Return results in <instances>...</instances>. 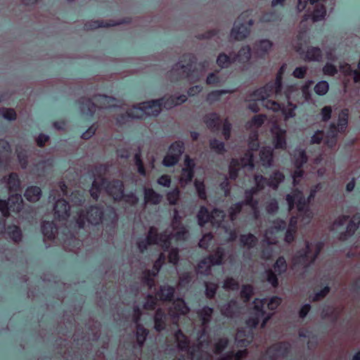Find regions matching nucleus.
<instances>
[{
	"label": "nucleus",
	"instance_id": "1",
	"mask_svg": "<svg viewBox=\"0 0 360 360\" xmlns=\"http://www.w3.org/2000/svg\"><path fill=\"white\" fill-rule=\"evenodd\" d=\"M324 247L323 242L319 240L314 243V252L312 253L311 243L306 241L305 248L300 249L292 257V262L294 267L309 268L317 259Z\"/></svg>",
	"mask_w": 360,
	"mask_h": 360
},
{
	"label": "nucleus",
	"instance_id": "2",
	"mask_svg": "<svg viewBox=\"0 0 360 360\" xmlns=\"http://www.w3.org/2000/svg\"><path fill=\"white\" fill-rule=\"evenodd\" d=\"M294 93L297 94L298 96L300 95V92L297 89L295 85H287L283 93L282 97H284L287 101L288 105L285 107L284 104L275 101H267L266 108L275 112L281 110L285 119L295 117V110L297 108V105L296 103H293V102L295 101L300 103V101L292 96V94Z\"/></svg>",
	"mask_w": 360,
	"mask_h": 360
},
{
	"label": "nucleus",
	"instance_id": "3",
	"mask_svg": "<svg viewBox=\"0 0 360 360\" xmlns=\"http://www.w3.org/2000/svg\"><path fill=\"white\" fill-rule=\"evenodd\" d=\"M114 100L115 99L110 96L98 94L94 96L93 99L82 97L78 100L77 103L79 105L80 112L86 118L91 120L97 108L94 101L100 104V108H109L112 105L110 102Z\"/></svg>",
	"mask_w": 360,
	"mask_h": 360
},
{
	"label": "nucleus",
	"instance_id": "4",
	"mask_svg": "<svg viewBox=\"0 0 360 360\" xmlns=\"http://www.w3.org/2000/svg\"><path fill=\"white\" fill-rule=\"evenodd\" d=\"M87 221L92 225L105 224L114 227L116 223V214L113 210L105 213L103 207L98 205H90L86 208Z\"/></svg>",
	"mask_w": 360,
	"mask_h": 360
},
{
	"label": "nucleus",
	"instance_id": "5",
	"mask_svg": "<svg viewBox=\"0 0 360 360\" xmlns=\"http://www.w3.org/2000/svg\"><path fill=\"white\" fill-rule=\"evenodd\" d=\"M197 62L196 56L191 53L183 54L179 63L174 65L169 72V77H173L177 75V77L174 79V81L178 82L182 79L189 78L194 72V65Z\"/></svg>",
	"mask_w": 360,
	"mask_h": 360
},
{
	"label": "nucleus",
	"instance_id": "6",
	"mask_svg": "<svg viewBox=\"0 0 360 360\" xmlns=\"http://www.w3.org/2000/svg\"><path fill=\"white\" fill-rule=\"evenodd\" d=\"M162 100H151L134 105L127 110L128 117L131 119H143L145 115L157 117L160 113V105Z\"/></svg>",
	"mask_w": 360,
	"mask_h": 360
},
{
	"label": "nucleus",
	"instance_id": "7",
	"mask_svg": "<svg viewBox=\"0 0 360 360\" xmlns=\"http://www.w3.org/2000/svg\"><path fill=\"white\" fill-rule=\"evenodd\" d=\"M251 15V11H243L235 21L231 34L236 40H243L250 34V27L254 24V20Z\"/></svg>",
	"mask_w": 360,
	"mask_h": 360
},
{
	"label": "nucleus",
	"instance_id": "8",
	"mask_svg": "<svg viewBox=\"0 0 360 360\" xmlns=\"http://www.w3.org/2000/svg\"><path fill=\"white\" fill-rule=\"evenodd\" d=\"M23 200L20 193L11 194L8 200L0 199V212L3 217L7 218L10 212L20 213L22 208Z\"/></svg>",
	"mask_w": 360,
	"mask_h": 360
},
{
	"label": "nucleus",
	"instance_id": "9",
	"mask_svg": "<svg viewBox=\"0 0 360 360\" xmlns=\"http://www.w3.org/2000/svg\"><path fill=\"white\" fill-rule=\"evenodd\" d=\"M291 351V345L288 342H278L269 346L265 352L269 360H277L286 358Z\"/></svg>",
	"mask_w": 360,
	"mask_h": 360
},
{
	"label": "nucleus",
	"instance_id": "10",
	"mask_svg": "<svg viewBox=\"0 0 360 360\" xmlns=\"http://www.w3.org/2000/svg\"><path fill=\"white\" fill-rule=\"evenodd\" d=\"M103 182L105 183V193L115 201L120 202L124 199V185L122 181L120 179L109 181L107 179H103Z\"/></svg>",
	"mask_w": 360,
	"mask_h": 360
},
{
	"label": "nucleus",
	"instance_id": "11",
	"mask_svg": "<svg viewBox=\"0 0 360 360\" xmlns=\"http://www.w3.org/2000/svg\"><path fill=\"white\" fill-rule=\"evenodd\" d=\"M272 95H275L276 97H282L283 95L277 94V89L276 87L269 82L266 83L264 86L258 88L252 91L250 94L251 97H254L259 101H262L264 105L266 107L268 99Z\"/></svg>",
	"mask_w": 360,
	"mask_h": 360
},
{
	"label": "nucleus",
	"instance_id": "12",
	"mask_svg": "<svg viewBox=\"0 0 360 360\" xmlns=\"http://www.w3.org/2000/svg\"><path fill=\"white\" fill-rule=\"evenodd\" d=\"M54 217L58 221H65L70 217V205L64 199H58L54 205Z\"/></svg>",
	"mask_w": 360,
	"mask_h": 360
},
{
	"label": "nucleus",
	"instance_id": "13",
	"mask_svg": "<svg viewBox=\"0 0 360 360\" xmlns=\"http://www.w3.org/2000/svg\"><path fill=\"white\" fill-rule=\"evenodd\" d=\"M273 143L276 149H285L286 143V131L278 126H275L272 130Z\"/></svg>",
	"mask_w": 360,
	"mask_h": 360
},
{
	"label": "nucleus",
	"instance_id": "14",
	"mask_svg": "<svg viewBox=\"0 0 360 360\" xmlns=\"http://www.w3.org/2000/svg\"><path fill=\"white\" fill-rule=\"evenodd\" d=\"M203 122L207 127L212 132H218L221 128V120L219 115L215 112L206 114Z\"/></svg>",
	"mask_w": 360,
	"mask_h": 360
},
{
	"label": "nucleus",
	"instance_id": "15",
	"mask_svg": "<svg viewBox=\"0 0 360 360\" xmlns=\"http://www.w3.org/2000/svg\"><path fill=\"white\" fill-rule=\"evenodd\" d=\"M360 224V213L354 214L352 219L349 221L346 230L341 233L340 239L342 240H347L349 238L352 237L356 231L358 229Z\"/></svg>",
	"mask_w": 360,
	"mask_h": 360
},
{
	"label": "nucleus",
	"instance_id": "16",
	"mask_svg": "<svg viewBox=\"0 0 360 360\" xmlns=\"http://www.w3.org/2000/svg\"><path fill=\"white\" fill-rule=\"evenodd\" d=\"M254 314H257L259 316H263L264 321L262 323V327H264L267 322L269 321V319L271 317V314L266 313V310L264 309V307L266 304V299H255L254 301Z\"/></svg>",
	"mask_w": 360,
	"mask_h": 360
},
{
	"label": "nucleus",
	"instance_id": "17",
	"mask_svg": "<svg viewBox=\"0 0 360 360\" xmlns=\"http://www.w3.org/2000/svg\"><path fill=\"white\" fill-rule=\"evenodd\" d=\"M175 288L169 285H163L160 288L156 296L163 302H172L174 300Z\"/></svg>",
	"mask_w": 360,
	"mask_h": 360
},
{
	"label": "nucleus",
	"instance_id": "18",
	"mask_svg": "<svg viewBox=\"0 0 360 360\" xmlns=\"http://www.w3.org/2000/svg\"><path fill=\"white\" fill-rule=\"evenodd\" d=\"M259 191L253 186L245 191V199L242 200L246 206H250L253 210L256 211L258 208L259 200L254 198Z\"/></svg>",
	"mask_w": 360,
	"mask_h": 360
},
{
	"label": "nucleus",
	"instance_id": "19",
	"mask_svg": "<svg viewBox=\"0 0 360 360\" xmlns=\"http://www.w3.org/2000/svg\"><path fill=\"white\" fill-rule=\"evenodd\" d=\"M295 192H299V194L297 193V198H296V207L297 211L300 214H303L311 217V212L309 208V200L306 199L302 191L299 189H295Z\"/></svg>",
	"mask_w": 360,
	"mask_h": 360
},
{
	"label": "nucleus",
	"instance_id": "20",
	"mask_svg": "<svg viewBox=\"0 0 360 360\" xmlns=\"http://www.w3.org/2000/svg\"><path fill=\"white\" fill-rule=\"evenodd\" d=\"M234 63L245 64L249 62L251 58V48L249 45L242 46L238 52L233 56Z\"/></svg>",
	"mask_w": 360,
	"mask_h": 360
},
{
	"label": "nucleus",
	"instance_id": "21",
	"mask_svg": "<svg viewBox=\"0 0 360 360\" xmlns=\"http://www.w3.org/2000/svg\"><path fill=\"white\" fill-rule=\"evenodd\" d=\"M225 258V250L221 247H218L214 252L206 257V260L211 266L221 265L224 263Z\"/></svg>",
	"mask_w": 360,
	"mask_h": 360
},
{
	"label": "nucleus",
	"instance_id": "22",
	"mask_svg": "<svg viewBox=\"0 0 360 360\" xmlns=\"http://www.w3.org/2000/svg\"><path fill=\"white\" fill-rule=\"evenodd\" d=\"M42 195L41 189L37 186H28L24 193V197L30 202H37Z\"/></svg>",
	"mask_w": 360,
	"mask_h": 360
},
{
	"label": "nucleus",
	"instance_id": "23",
	"mask_svg": "<svg viewBox=\"0 0 360 360\" xmlns=\"http://www.w3.org/2000/svg\"><path fill=\"white\" fill-rule=\"evenodd\" d=\"M41 230L44 236L48 240H52L55 238L57 228L53 221H43L41 226Z\"/></svg>",
	"mask_w": 360,
	"mask_h": 360
},
{
	"label": "nucleus",
	"instance_id": "24",
	"mask_svg": "<svg viewBox=\"0 0 360 360\" xmlns=\"http://www.w3.org/2000/svg\"><path fill=\"white\" fill-rule=\"evenodd\" d=\"M10 192H17L20 189L21 181L19 176L15 172H11L8 177H4Z\"/></svg>",
	"mask_w": 360,
	"mask_h": 360
},
{
	"label": "nucleus",
	"instance_id": "25",
	"mask_svg": "<svg viewBox=\"0 0 360 360\" xmlns=\"http://www.w3.org/2000/svg\"><path fill=\"white\" fill-rule=\"evenodd\" d=\"M166 328V315L164 311L159 308L154 316V328L158 332L164 330Z\"/></svg>",
	"mask_w": 360,
	"mask_h": 360
},
{
	"label": "nucleus",
	"instance_id": "26",
	"mask_svg": "<svg viewBox=\"0 0 360 360\" xmlns=\"http://www.w3.org/2000/svg\"><path fill=\"white\" fill-rule=\"evenodd\" d=\"M285 68H286V65L285 64L282 65L276 73L275 80L270 82L277 89L278 95H283V93L285 88V86L284 87L283 85V77L284 72L285 71Z\"/></svg>",
	"mask_w": 360,
	"mask_h": 360
},
{
	"label": "nucleus",
	"instance_id": "27",
	"mask_svg": "<svg viewBox=\"0 0 360 360\" xmlns=\"http://www.w3.org/2000/svg\"><path fill=\"white\" fill-rule=\"evenodd\" d=\"M162 200V195L151 188H144V201L146 204L158 205Z\"/></svg>",
	"mask_w": 360,
	"mask_h": 360
},
{
	"label": "nucleus",
	"instance_id": "28",
	"mask_svg": "<svg viewBox=\"0 0 360 360\" xmlns=\"http://www.w3.org/2000/svg\"><path fill=\"white\" fill-rule=\"evenodd\" d=\"M213 312V308L208 306H204L198 311V316L202 326H207L210 323Z\"/></svg>",
	"mask_w": 360,
	"mask_h": 360
},
{
	"label": "nucleus",
	"instance_id": "29",
	"mask_svg": "<svg viewBox=\"0 0 360 360\" xmlns=\"http://www.w3.org/2000/svg\"><path fill=\"white\" fill-rule=\"evenodd\" d=\"M239 240L240 245L248 250L255 248L258 243L257 238L250 233L248 234H241L240 236Z\"/></svg>",
	"mask_w": 360,
	"mask_h": 360
},
{
	"label": "nucleus",
	"instance_id": "30",
	"mask_svg": "<svg viewBox=\"0 0 360 360\" xmlns=\"http://www.w3.org/2000/svg\"><path fill=\"white\" fill-rule=\"evenodd\" d=\"M103 179L105 178L102 177L100 181L94 180L92 182L89 192L91 197L96 201L98 200L102 189L105 190V183L103 182Z\"/></svg>",
	"mask_w": 360,
	"mask_h": 360
},
{
	"label": "nucleus",
	"instance_id": "31",
	"mask_svg": "<svg viewBox=\"0 0 360 360\" xmlns=\"http://www.w3.org/2000/svg\"><path fill=\"white\" fill-rule=\"evenodd\" d=\"M322 51L319 47H308L305 53L304 60L307 61H320L322 59Z\"/></svg>",
	"mask_w": 360,
	"mask_h": 360
},
{
	"label": "nucleus",
	"instance_id": "32",
	"mask_svg": "<svg viewBox=\"0 0 360 360\" xmlns=\"http://www.w3.org/2000/svg\"><path fill=\"white\" fill-rule=\"evenodd\" d=\"M149 334V330L143 327V325L138 323L136 325V338L139 349H141Z\"/></svg>",
	"mask_w": 360,
	"mask_h": 360
},
{
	"label": "nucleus",
	"instance_id": "33",
	"mask_svg": "<svg viewBox=\"0 0 360 360\" xmlns=\"http://www.w3.org/2000/svg\"><path fill=\"white\" fill-rule=\"evenodd\" d=\"M172 302L175 315H186L189 312L190 309L182 298H178Z\"/></svg>",
	"mask_w": 360,
	"mask_h": 360
},
{
	"label": "nucleus",
	"instance_id": "34",
	"mask_svg": "<svg viewBox=\"0 0 360 360\" xmlns=\"http://www.w3.org/2000/svg\"><path fill=\"white\" fill-rule=\"evenodd\" d=\"M284 174L280 171L274 172L268 179V186L273 189H277L279 184L283 181Z\"/></svg>",
	"mask_w": 360,
	"mask_h": 360
},
{
	"label": "nucleus",
	"instance_id": "35",
	"mask_svg": "<svg viewBox=\"0 0 360 360\" xmlns=\"http://www.w3.org/2000/svg\"><path fill=\"white\" fill-rule=\"evenodd\" d=\"M177 341V346L181 351H187L189 347L190 342L185 334L180 330H177L174 335Z\"/></svg>",
	"mask_w": 360,
	"mask_h": 360
},
{
	"label": "nucleus",
	"instance_id": "36",
	"mask_svg": "<svg viewBox=\"0 0 360 360\" xmlns=\"http://www.w3.org/2000/svg\"><path fill=\"white\" fill-rule=\"evenodd\" d=\"M259 157L262 165L269 167L273 162V150L271 148H264L261 150Z\"/></svg>",
	"mask_w": 360,
	"mask_h": 360
},
{
	"label": "nucleus",
	"instance_id": "37",
	"mask_svg": "<svg viewBox=\"0 0 360 360\" xmlns=\"http://www.w3.org/2000/svg\"><path fill=\"white\" fill-rule=\"evenodd\" d=\"M349 110L347 108L342 109L338 116V125L339 127V132L345 133L348 125Z\"/></svg>",
	"mask_w": 360,
	"mask_h": 360
},
{
	"label": "nucleus",
	"instance_id": "38",
	"mask_svg": "<svg viewBox=\"0 0 360 360\" xmlns=\"http://www.w3.org/2000/svg\"><path fill=\"white\" fill-rule=\"evenodd\" d=\"M212 217L205 206H201L197 214V219L199 226H204Z\"/></svg>",
	"mask_w": 360,
	"mask_h": 360
},
{
	"label": "nucleus",
	"instance_id": "39",
	"mask_svg": "<svg viewBox=\"0 0 360 360\" xmlns=\"http://www.w3.org/2000/svg\"><path fill=\"white\" fill-rule=\"evenodd\" d=\"M184 150L185 146L184 142L181 141H176L171 143L169 146L168 153L174 155L179 160H180V158L184 153Z\"/></svg>",
	"mask_w": 360,
	"mask_h": 360
},
{
	"label": "nucleus",
	"instance_id": "40",
	"mask_svg": "<svg viewBox=\"0 0 360 360\" xmlns=\"http://www.w3.org/2000/svg\"><path fill=\"white\" fill-rule=\"evenodd\" d=\"M231 93H232V91L228 89L213 90L207 94L206 101L209 103L212 104L214 102L219 101L221 99V96Z\"/></svg>",
	"mask_w": 360,
	"mask_h": 360
},
{
	"label": "nucleus",
	"instance_id": "41",
	"mask_svg": "<svg viewBox=\"0 0 360 360\" xmlns=\"http://www.w3.org/2000/svg\"><path fill=\"white\" fill-rule=\"evenodd\" d=\"M273 271L279 276H281L286 272L288 269V264L283 256H280L278 257L273 265Z\"/></svg>",
	"mask_w": 360,
	"mask_h": 360
},
{
	"label": "nucleus",
	"instance_id": "42",
	"mask_svg": "<svg viewBox=\"0 0 360 360\" xmlns=\"http://www.w3.org/2000/svg\"><path fill=\"white\" fill-rule=\"evenodd\" d=\"M233 63H234L233 58L225 53H220L217 56V64L221 69L226 68Z\"/></svg>",
	"mask_w": 360,
	"mask_h": 360
},
{
	"label": "nucleus",
	"instance_id": "43",
	"mask_svg": "<svg viewBox=\"0 0 360 360\" xmlns=\"http://www.w3.org/2000/svg\"><path fill=\"white\" fill-rule=\"evenodd\" d=\"M272 226L266 231V234L275 232H283L287 228V224L285 220L276 219L272 221Z\"/></svg>",
	"mask_w": 360,
	"mask_h": 360
},
{
	"label": "nucleus",
	"instance_id": "44",
	"mask_svg": "<svg viewBox=\"0 0 360 360\" xmlns=\"http://www.w3.org/2000/svg\"><path fill=\"white\" fill-rule=\"evenodd\" d=\"M117 25V23L106 22L104 20H94L89 22H86L84 25V28L87 30H96L99 27H108Z\"/></svg>",
	"mask_w": 360,
	"mask_h": 360
},
{
	"label": "nucleus",
	"instance_id": "45",
	"mask_svg": "<svg viewBox=\"0 0 360 360\" xmlns=\"http://www.w3.org/2000/svg\"><path fill=\"white\" fill-rule=\"evenodd\" d=\"M308 161V157L304 150H300L294 155V165L295 168L303 167Z\"/></svg>",
	"mask_w": 360,
	"mask_h": 360
},
{
	"label": "nucleus",
	"instance_id": "46",
	"mask_svg": "<svg viewBox=\"0 0 360 360\" xmlns=\"http://www.w3.org/2000/svg\"><path fill=\"white\" fill-rule=\"evenodd\" d=\"M240 160L237 158H232L229 167V175L231 180H236L239 174Z\"/></svg>",
	"mask_w": 360,
	"mask_h": 360
},
{
	"label": "nucleus",
	"instance_id": "47",
	"mask_svg": "<svg viewBox=\"0 0 360 360\" xmlns=\"http://www.w3.org/2000/svg\"><path fill=\"white\" fill-rule=\"evenodd\" d=\"M272 46V42L269 39H262L256 44L257 50L260 53L261 57L268 54Z\"/></svg>",
	"mask_w": 360,
	"mask_h": 360
},
{
	"label": "nucleus",
	"instance_id": "48",
	"mask_svg": "<svg viewBox=\"0 0 360 360\" xmlns=\"http://www.w3.org/2000/svg\"><path fill=\"white\" fill-rule=\"evenodd\" d=\"M314 84V82L312 80H308L302 86L301 89V91H300L297 88V89L300 92V95L298 96L297 94L294 93L292 94V96L294 98H296L298 101L299 98H302V97H304L306 100H308L311 94L309 92V89L311 88V86Z\"/></svg>",
	"mask_w": 360,
	"mask_h": 360
},
{
	"label": "nucleus",
	"instance_id": "49",
	"mask_svg": "<svg viewBox=\"0 0 360 360\" xmlns=\"http://www.w3.org/2000/svg\"><path fill=\"white\" fill-rule=\"evenodd\" d=\"M7 233L10 238L15 243H18L22 240V231L18 226H9L7 229Z\"/></svg>",
	"mask_w": 360,
	"mask_h": 360
},
{
	"label": "nucleus",
	"instance_id": "50",
	"mask_svg": "<svg viewBox=\"0 0 360 360\" xmlns=\"http://www.w3.org/2000/svg\"><path fill=\"white\" fill-rule=\"evenodd\" d=\"M245 203L243 201H240L238 202H236L234 204H232L228 212L230 217V219L233 221L236 219L238 214L240 213V212L243 210V206H245Z\"/></svg>",
	"mask_w": 360,
	"mask_h": 360
},
{
	"label": "nucleus",
	"instance_id": "51",
	"mask_svg": "<svg viewBox=\"0 0 360 360\" xmlns=\"http://www.w3.org/2000/svg\"><path fill=\"white\" fill-rule=\"evenodd\" d=\"M326 15V9L324 5H316L311 14V19L314 22L321 20Z\"/></svg>",
	"mask_w": 360,
	"mask_h": 360
},
{
	"label": "nucleus",
	"instance_id": "52",
	"mask_svg": "<svg viewBox=\"0 0 360 360\" xmlns=\"http://www.w3.org/2000/svg\"><path fill=\"white\" fill-rule=\"evenodd\" d=\"M152 274V271L150 269L145 270L141 279L143 285H146L149 289H152L155 285V277L157 276H153Z\"/></svg>",
	"mask_w": 360,
	"mask_h": 360
},
{
	"label": "nucleus",
	"instance_id": "53",
	"mask_svg": "<svg viewBox=\"0 0 360 360\" xmlns=\"http://www.w3.org/2000/svg\"><path fill=\"white\" fill-rule=\"evenodd\" d=\"M159 241L162 243L161 246L164 252H167L172 248L171 234H167L165 231L160 233Z\"/></svg>",
	"mask_w": 360,
	"mask_h": 360
},
{
	"label": "nucleus",
	"instance_id": "54",
	"mask_svg": "<svg viewBox=\"0 0 360 360\" xmlns=\"http://www.w3.org/2000/svg\"><path fill=\"white\" fill-rule=\"evenodd\" d=\"M160 238V233H158V229L154 227H150L146 239L149 242V244L156 245L159 242Z\"/></svg>",
	"mask_w": 360,
	"mask_h": 360
},
{
	"label": "nucleus",
	"instance_id": "55",
	"mask_svg": "<svg viewBox=\"0 0 360 360\" xmlns=\"http://www.w3.org/2000/svg\"><path fill=\"white\" fill-rule=\"evenodd\" d=\"M210 147L212 150L220 155L224 154L226 151L224 143L217 139L210 140Z\"/></svg>",
	"mask_w": 360,
	"mask_h": 360
},
{
	"label": "nucleus",
	"instance_id": "56",
	"mask_svg": "<svg viewBox=\"0 0 360 360\" xmlns=\"http://www.w3.org/2000/svg\"><path fill=\"white\" fill-rule=\"evenodd\" d=\"M212 266L207 262L206 257L201 259L197 264L198 272L202 275L207 276L210 273Z\"/></svg>",
	"mask_w": 360,
	"mask_h": 360
},
{
	"label": "nucleus",
	"instance_id": "57",
	"mask_svg": "<svg viewBox=\"0 0 360 360\" xmlns=\"http://www.w3.org/2000/svg\"><path fill=\"white\" fill-rule=\"evenodd\" d=\"M165 255L164 253H160L158 256V258L155 261L153 265V269H150L152 271V275L157 276L158 274L162 265L165 264Z\"/></svg>",
	"mask_w": 360,
	"mask_h": 360
},
{
	"label": "nucleus",
	"instance_id": "58",
	"mask_svg": "<svg viewBox=\"0 0 360 360\" xmlns=\"http://www.w3.org/2000/svg\"><path fill=\"white\" fill-rule=\"evenodd\" d=\"M329 89V84L327 81H319L314 88V92L319 96H323L326 94Z\"/></svg>",
	"mask_w": 360,
	"mask_h": 360
},
{
	"label": "nucleus",
	"instance_id": "59",
	"mask_svg": "<svg viewBox=\"0 0 360 360\" xmlns=\"http://www.w3.org/2000/svg\"><path fill=\"white\" fill-rule=\"evenodd\" d=\"M340 312L335 308L333 309H324L322 311L321 316L323 319H333L334 322L337 321L339 319Z\"/></svg>",
	"mask_w": 360,
	"mask_h": 360
},
{
	"label": "nucleus",
	"instance_id": "60",
	"mask_svg": "<svg viewBox=\"0 0 360 360\" xmlns=\"http://www.w3.org/2000/svg\"><path fill=\"white\" fill-rule=\"evenodd\" d=\"M254 294V288L252 285L250 284L243 285L240 290V297L244 300L245 302L250 301L251 297Z\"/></svg>",
	"mask_w": 360,
	"mask_h": 360
},
{
	"label": "nucleus",
	"instance_id": "61",
	"mask_svg": "<svg viewBox=\"0 0 360 360\" xmlns=\"http://www.w3.org/2000/svg\"><path fill=\"white\" fill-rule=\"evenodd\" d=\"M218 289V285L215 283L212 282H207L205 283V296L208 299H213L216 294Z\"/></svg>",
	"mask_w": 360,
	"mask_h": 360
},
{
	"label": "nucleus",
	"instance_id": "62",
	"mask_svg": "<svg viewBox=\"0 0 360 360\" xmlns=\"http://www.w3.org/2000/svg\"><path fill=\"white\" fill-rule=\"evenodd\" d=\"M254 180L255 186L253 187L257 188L259 192L263 190L266 186H268V179L261 174H255Z\"/></svg>",
	"mask_w": 360,
	"mask_h": 360
},
{
	"label": "nucleus",
	"instance_id": "63",
	"mask_svg": "<svg viewBox=\"0 0 360 360\" xmlns=\"http://www.w3.org/2000/svg\"><path fill=\"white\" fill-rule=\"evenodd\" d=\"M195 188L198 193V197L202 200H206L207 198L205 185L202 181H195L194 183Z\"/></svg>",
	"mask_w": 360,
	"mask_h": 360
},
{
	"label": "nucleus",
	"instance_id": "64",
	"mask_svg": "<svg viewBox=\"0 0 360 360\" xmlns=\"http://www.w3.org/2000/svg\"><path fill=\"white\" fill-rule=\"evenodd\" d=\"M179 196L180 191L178 188H175L167 193V199L169 203L172 205H175L177 204Z\"/></svg>",
	"mask_w": 360,
	"mask_h": 360
}]
</instances>
